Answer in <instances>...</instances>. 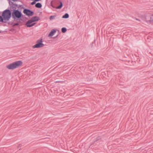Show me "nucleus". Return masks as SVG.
I'll return each instance as SVG.
<instances>
[{"label":"nucleus","mask_w":153,"mask_h":153,"mask_svg":"<svg viewBox=\"0 0 153 153\" xmlns=\"http://www.w3.org/2000/svg\"><path fill=\"white\" fill-rule=\"evenodd\" d=\"M56 32V30L53 29L49 33L48 36L52 37L53 36Z\"/></svg>","instance_id":"nucleus-11"},{"label":"nucleus","mask_w":153,"mask_h":153,"mask_svg":"<svg viewBox=\"0 0 153 153\" xmlns=\"http://www.w3.org/2000/svg\"><path fill=\"white\" fill-rule=\"evenodd\" d=\"M36 2L34 1H33V2H31L30 4L31 5H33L34 4H35L36 3Z\"/></svg>","instance_id":"nucleus-21"},{"label":"nucleus","mask_w":153,"mask_h":153,"mask_svg":"<svg viewBox=\"0 0 153 153\" xmlns=\"http://www.w3.org/2000/svg\"><path fill=\"white\" fill-rule=\"evenodd\" d=\"M11 0H8L9 1V4L10 7L7 9H9V10H12L13 9L16 8L17 7L18 4L16 3H14L13 2H12L11 1Z\"/></svg>","instance_id":"nucleus-6"},{"label":"nucleus","mask_w":153,"mask_h":153,"mask_svg":"<svg viewBox=\"0 0 153 153\" xmlns=\"http://www.w3.org/2000/svg\"><path fill=\"white\" fill-rule=\"evenodd\" d=\"M60 82V81L56 82Z\"/></svg>","instance_id":"nucleus-28"},{"label":"nucleus","mask_w":153,"mask_h":153,"mask_svg":"<svg viewBox=\"0 0 153 153\" xmlns=\"http://www.w3.org/2000/svg\"><path fill=\"white\" fill-rule=\"evenodd\" d=\"M22 146V145L21 144H19V146H18L17 148H19V147H21Z\"/></svg>","instance_id":"nucleus-22"},{"label":"nucleus","mask_w":153,"mask_h":153,"mask_svg":"<svg viewBox=\"0 0 153 153\" xmlns=\"http://www.w3.org/2000/svg\"><path fill=\"white\" fill-rule=\"evenodd\" d=\"M35 6L36 8H41L42 5L41 3L38 2L35 4Z\"/></svg>","instance_id":"nucleus-14"},{"label":"nucleus","mask_w":153,"mask_h":153,"mask_svg":"<svg viewBox=\"0 0 153 153\" xmlns=\"http://www.w3.org/2000/svg\"><path fill=\"white\" fill-rule=\"evenodd\" d=\"M24 19L25 20V19H27V17H24Z\"/></svg>","instance_id":"nucleus-26"},{"label":"nucleus","mask_w":153,"mask_h":153,"mask_svg":"<svg viewBox=\"0 0 153 153\" xmlns=\"http://www.w3.org/2000/svg\"><path fill=\"white\" fill-rule=\"evenodd\" d=\"M132 62H133V61H132ZM134 62L135 63V61H134Z\"/></svg>","instance_id":"nucleus-30"},{"label":"nucleus","mask_w":153,"mask_h":153,"mask_svg":"<svg viewBox=\"0 0 153 153\" xmlns=\"http://www.w3.org/2000/svg\"><path fill=\"white\" fill-rule=\"evenodd\" d=\"M43 39L41 38L40 39L37 40L35 45L32 46L33 49L35 48H39L42 47L44 46V45L42 43Z\"/></svg>","instance_id":"nucleus-4"},{"label":"nucleus","mask_w":153,"mask_h":153,"mask_svg":"<svg viewBox=\"0 0 153 153\" xmlns=\"http://www.w3.org/2000/svg\"><path fill=\"white\" fill-rule=\"evenodd\" d=\"M143 17H144V19L147 21L149 22V20L150 19V14L149 15H144L142 16Z\"/></svg>","instance_id":"nucleus-13"},{"label":"nucleus","mask_w":153,"mask_h":153,"mask_svg":"<svg viewBox=\"0 0 153 153\" xmlns=\"http://www.w3.org/2000/svg\"><path fill=\"white\" fill-rule=\"evenodd\" d=\"M57 2L60 3V4L59 6L55 7L53 5H51V6L53 8H55L56 9H61L63 6V4L62 1L59 0H57Z\"/></svg>","instance_id":"nucleus-8"},{"label":"nucleus","mask_w":153,"mask_h":153,"mask_svg":"<svg viewBox=\"0 0 153 153\" xmlns=\"http://www.w3.org/2000/svg\"><path fill=\"white\" fill-rule=\"evenodd\" d=\"M22 64V61H17L8 65L6 67L8 69L13 70L21 66Z\"/></svg>","instance_id":"nucleus-3"},{"label":"nucleus","mask_w":153,"mask_h":153,"mask_svg":"<svg viewBox=\"0 0 153 153\" xmlns=\"http://www.w3.org/2000/svg\"><path fill=\"white\" fill-rule=\"evenodd\" d=\"M33 22L30 19L28 20L26 23V26L28 27H31L34 26L35 24V23H32Z\"/></svg>","instance_id":"nucleus-7"},{"label":"nucleus","mask_w":153,"mask_h":153,"mask_svg":"<svg viewBox=\"0 0 153 153\" xmlns=\"http://www.w3.org/2000/svg\"><path fill=\"white\" fill-rule=\"evenodd\" d=\"M150 19L149 20V22H153L152 20H153V14L152 15H150Z\"/></svg>","instance_id":"nucleus-17"},{"label":"nucleus","mask_w":153,"mask_h":153,"mask_svg":"<svg viewBox=\"0 0 153 153\" xmlns=\"http://www.w3.org/2000/svg\"><path fill=\"white\" fill-rule=\"evenodd\" d=\"M2 32H3L2 31L0 30V33H1Z\"/></svg>","instance_id":"nucleus-27"},{"label":"nucleus","mask_w":153,"mask_h":153,"mask_svg":"<svg viewBox=\"0 0 153 153\" xmlns=\"http://www.w3.org/2000/svg\"><path fill=\"white\" fill-rule=\"evenodd\" d=\"M69 17V15L68 13H65L64 15H63L62 18L63 19H67Z\"/></svg>","instance_id":"nucleus-15"},{"label":"nucleus","mask_w":153,"mask_h":153,"mask_svg":"<svg viewBox=\"0 0 153 153\" xmlns=\"http://www.w3.org/2000/svg\"><path fill=\"white\" fill-rule=\"evenodd\" d=\"M7 10L8 13L10 14V17L11 16L13 19V21L16 22V23L11 22L10 25L13 27L19 26V24L21 22V21L25 22V20L24 19V15L20 10H19L16 9V8L11 10Z\"/></svg>","instance_id":"nucleus-1"},{"label":"nucleus","mask_w":153,"mask_h":153,"mask_svg":"<svg viewBox=\"0 0 153 153\" xmlns=\"http://www.w3.org/2000/svg\"><path fill=\"white\" fill-rule=\"evenodd\" d=\"M135 19L136 20L139 21H140V20L139 19L137 18H135Z\"/></svg>","instance_id":"nucleus-24"},{"label":"nucleus","mask_w":153,"mask_h":153,"mask_svg":"<svg viewBox=\"0 0 153 153\" xmlns=\"http://www.w3.org/2000/svg\"><path fill=\"white\" fill-rule=\"evenodd\" d=\"M79 106V105H77V108H78V107H78V106Z\"/></svg>","instance_id":"nucleus-29"},{"label":"nucleus","mask_w":153,"mask_h":153,"mask_svg":"<svg viewBox=\"0 0 153 153\" xmlns=\"http://www.w3.org/2000/svg\"><path fill=\"white\" fill-rule=\"evenodd\" d=\"M101 139L100 136H99L94 138L93 141V142L91 143V145H92L94 144L95 143L100 140Z\"/></svg>","instance_id":"nucleus-9"},{"label":"nucleus","mask_w":153,"mask_h":153,"mask_svg":"<svg viewBox=\"0 0 153 153\" xmlns=\"http://www.w3.org/2000/svg\"><path fill=\"white\" fill-rule=\"evenodd\" d=\"M33 22L38 21L40 20V18L37 16H34L32 17L30 19Z\"/></svg>","instance_id":"nucleus-10"},{"label":"nucleus","mask_w":153,"mask_h":153,"mask_svg":"<svg viewBox=\"0 0 153 153\" xmlns=\"http://www.w3.org/2000/svg\"><path fill=\"white\" fill-rule=\"evenodd\" d=\"M67 30V28L65 27H63L61 29V31L63 33H65L66 32Z\"/></svg>","instance_id":"nucleus-16"},{"label":"nucleus","mask_w":153,"mask_h":153,"mask_svg":"<svg viewBox=\"0 0 153 153\" xmlns=\"http://www.w3.org/2000/svg\"><path fill=\"white\" fill-rule=\"evenodd\" d=\"M95 40H94V41L92 42L91 44V48H92L94 46H95Z\"/></svg>","instance_id":"nucleus-19"},{"label":"nucleus","mask_w":153,"mask_h":153,"mask_svg":"<svg viewBox=\"0 0 153 153\" xmlns=\"http://www.w3.org/2000/svg\"><path fill=\"white\" fill-rule=\"evenodd\" d=\"M58 36V35H57L56 36L53 37H51V38H53V39H55Z\"/></svg>","instance_id":"nucleus-23"},{"label":"nucleus","mask_w":153,"mask_h":153,"mask_svg":"<svg viewBox=\"0 0 153 153\" xmlns=\"http://www.w3.org/2000/svg\"><path fill=\"white\" fill-rule=\"evenodd\" d=\"M134 65V63H133V65Z\"/></svg>","instance_id":"nucleus-33"},{"label":"nucleus","mask_w":153,"mask_h":153,"mask_svg":"<svg viewBox=\"0 0 153 153\" xmlns=\"http://www.w3.org/2000/svg\"><path fill=\"white\" fill-rule=\"evenodd\" d=\"M87 79L88 81L90 82L93 80V78L92 77H90V78L87 77Z\"/></svg>","instance_id":"nucleus-20"},{"label":"nucleus","mask_w":153,"mask_h":153,"mask_svg":"<svg viewBox=\"0 0 153 153\" xmlns=\"http://www.w3.org/2000/svg\"><path fill=\"white\" fill-rule=\"evenodd\" d=\"M17 7L16 8V9L19 10H20L21 11L22 9H23L24 10L25 9H26L25 7L22 5H19L18 4Z\"/></svg>","instance_id":"nucleus-12"},{"label":"nucleus","mask_w":153,"mask_h":153,"mask_svg":"<svg viewBox=\"0 0 153 153\" xmlns=\"http://www.w3.org/2000/svg\"><path fill=\"white\" fill-rule=\"evenodd\" d=\"M21 149H20L19 150H20Z\"/></svg>","instance_id":"nucleus-34"},{"label":"nucleus","mask_w":153,"mask_h":153,"mask_svg":"<svg viewBox=\"0 0 153 153\" xmlns=\"http://www.w3.org/2000/svg\"><path fill=\"white\" fill-rule=\"evenodd\" d=\"M7 10L6 9L2 12V16L0 15V22L6 23L10 18V15L8 13Z\"/></svg>","instance_id":"nucleus-2"},{"label":"nucleus","mask_w":153,"mask_h":153,"mask_svg":"<svg viewBox=\"0 0 153 153\" xmlns=\"http://www.w3.org/2000/svg\"><path fill=\"white\" fill-rule=\"evenodd\" d=\"M11 0L14 2L16 1H18V0Z\"/></svg>","instance_id":"nucleus-25"},{"label":"nucleus","mask_w":153,"mask_h":153,"mask_svg":"<svg viewBox=\"0 0 153 153\" xmlns=\"http://www.w3.org/2000/svg\"><path fill=\"white\" fill-rule=\"evenodd\" d=\"M78 16V18H79V16Z\"/></svg>","instance_id":"nucleus-32"},{"label":"nucleus","mask_w":153,"mask_h":153,"mask_svg":"<svg viewBox=\"0 0 153 153\" xmlns=\"http://www.w3.org/2000/svg\"><path fill=\"white\" fill-rule=\"evenodd\" d=\"M80 72V71H77V74L78 73L77 72Z\"/></svg>","instance_id":"nucleus-31"},{"label":"nucleus","mask_w":153,"mask_h":153,"mask_svg":"<svg viewBox=\"0 0 153 153\" xmlns=\"http://www.w3.org/2000/svg\"><path fill=\"white\" fill-rule=\"evenodd\" d=\"M23 13L26 15L28 17L32 16L34 14V12L33 11L26 8V9H25L24 10H23Z\"/></svg>","instance_id":"nucleus-5"},{"label":"nucleus","mask_w":153,"mask_h":153,"mask_svg":"<svg viewBox=\"0 0 153 153\" xmlns=\"http://www.w3.org/2000/svg\"><path fill=\"white\" fill-rule=\"evenodd\" d=\"M153 22V20H152Z\"/></svg>","instance_id":"nucleus-35"},{"label":"nucleus","mask_w":153,"mask_h":153,"mask_svg":"<svg viewBox=\"0 0 153 153\" xmlns=\"http://www.w3.org/2000/svg\"><path fill=\"white\" fill-rule=\"evenodd\" d=\"M56 16V15L51 16L49 17V19H50V20H52L55 19Z\"/></svg>","instance_id":"nucleus-18"}]
</instances>
